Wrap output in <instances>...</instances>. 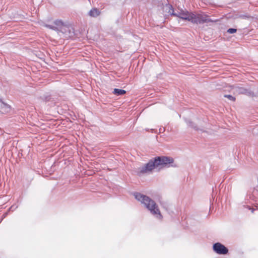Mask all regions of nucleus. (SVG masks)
I'll use <instances>...</instances> for the list:
<instances>
[{
  "instance_id": "obj_1",
  "label": "nucleus",
  "mask_w": 258,
  "mask_h": 258,
  "mask_svg": "<svg viewBox=\"0 0 258 258\" xmlns=\"http://www.w3.org/2000/svg\"><path fill=\"white\" fill-rule=\"evenodd\" d=\"M166 7L169 9L168 13L172 15L178 17L183 20H187L195 24H202L211 21L208 17L203 14H194L189 13L186 11L180 10L178 13H174L173 8L170 5H167Z\"/></svg>"
},
{
  "instance_id": "obj_2",
  "label": "nucleus",
  "mask_w": 258,
  "mask_h": 258,
  "mask_svg": "<svg viewBox=\"0 0 258 258\" xmlns=\"http://www.w3.org/2000/svg\"><path fill=\"white\" fill-rule=\"evenodd\" d=\"M135 198L147 209L155 218L161 220L163 218L158 205L149 197L139 192L134 194Z\"/></svg>"
},
{
  "instance_id": "obj_3",
  "label": "nucleus",
  "mask_w": 258,
  "mask_h": 258,
  "mask_svg": "<svg viewBox=\"0 0 258 258\" xmlns=\"http://www.w3.org/2000/svg\"><path fill=\"white\" fill-rule=\"evenodd\" d=\"M155 159L156 160V164H157L158 169H160L164 166H176L175 165L173 164L174 160L172 158L162 156L158 157L155 158Z\"/></svg>"
},
{
  "instance_id": "obj_4",
  "label": "nucleus",
  "mask_w": 258,
  "mask_h": 258,
  "mask_svg": "<svg viewBox=\"0 0 258 258\" xmlns=\"http://www.w3.org/2000/svg\"><path fill=\"white\" fill-rule=\"evenodd\" d=\"M44 26L50 29L61 31L62 33H64L68 28L67 26L61 20H56L54 22V25L45 24Z\"/></svg>"
},
{
  "instance_id": "obj_5",
  "label": "nucleus",
  "mask_w": 258,
  "mask_h": 258,
  "mask_svg": "<svg viewBox=\"0 0 258 258\" xmlns=\"http://www.w3.org/2000/svg\"><path fill=\"white\" fill-rule=\"evenodd\" d=\"M156 163L157 162L155 159L154 160H151L147 164L140 168V172L143 173H148L154 169L158 168L157 164Z\"/></svg>"
},
{
  "instance_id": "obj_6",
  "label": "nucleus",
  "mask_w": 258,
  "mask_h": 258,
  "mask_svg": "<svg viewBox=\"0 0 258 258\" xmlns=\"http://www.w3.org/2000/svg\"><path fill=\"white\" fill-rule=\"evenodd\" d=\"M213 250L215 253L220 255H225L228 252V248L220 242L213 244Z\"/></svg>"
},
{
  "instance_id": "obj_7",
  "label": "nucleus",
  "mask_w": 258,
  "mask_h": 258,
  "mask_svg": "<svg viewBox=\"0 0 258 258\" xmlns=\"http://www.w3.org/2000/svg\"><path fill=\"white\" fill-rule=\"evenodd\" d=\"M89 15L91 17H95L99 15V11L97 9H93L89 11Z\"/></svg>"
},
{
  "instance_id": "obj_8",
  "label": "nucleus",
  "mask_w": 258,
  "mask_h": 258,
  "mask_svg": "<svg viewBox=\"0 0 258 258\" xmlns=\"http://www.w3.org/2000/svg\"><path fill=\"white\" fill-rule=\"evenodd\" d=\"M125 91L122 89H114L113 93L116 95H122L125 93Z\"/></svg>"
},
{
  "instance_id": "obj_9",
  "label": "nucleus",
  "mask_w": 258,
  "mask_h": 258,
  "mask_svg": "<svg viewBox=\"0 0 258 258\" xmlns=\"http://www.w3.org/2000/svg\"><path fill=\"white\" fill-rule=\"evenodd\" d=\"M237 30L234 28H230L228 29L227 32L230 34L234 33L236 32Z\"/></svg>"
},
{
  "instance_id": "obj_10",
  "label": "nucleus",
  "mask_w": 258,
  "mask_h": 258,
  "mask_svg": "<svg viewBox=\"0 0 258 258\" xmlns=\"http://www.w3.org/2000/svg\"><path fill=\"white\" fill-rule=\"evenodd\" d=\"M225 97H227L228 98H229L231 100H233V101L234 100V98L232 96H231V95H225Z\"/></svg>"
},
{
  "instance_id": "obj_11",
  "label": "nucleus",
  "mask_w": 258,
  "mask_h": 258,
  "mask_svg": "<svg viewBox=\"0 0 258 258\" xmlns=\"http://www.w3.org/2000/svg\"><path fill=\"white\" fill-rule=\"evenodd\" d=\"M187 123L191 127H194V128H196V127L194 126V125L192 124V122L191 121H188Z\"/></svg>"
},
{
  "instance_id": "obj_12",
  "label": "nucleus",
  "mask_w": 258,
  "mask_h": 258,
  "mask_svg": "<svg viewBox=\"0 0 258 258\" xmlns=\"http://www.w3.org/2000/svg\"><path fill=\"white\" fill-rule=\"evenodd\" d=\"M0 105L2 106V105H4L5 104H3V103H2V102L0 101Z\"/></svg>"
}]
</instances>
